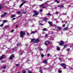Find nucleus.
<instances>
[{"mask_svg": "<svg viewBox=\"0 0 73 73\" xmlns=\"http://www.w3.org/2000/svg\"><path fill=\"white\" fill-rule=\"evenodd\" d=\"M20 33L21 34L20 35V37L23 38L24 37V35H26V33L24 31H21L20 32Z\"/></svg>", "mask_w": 73, "mask_h": 73, "instance_id": "1", "label": "nucleus"}, {"mask_svg": "<svg viewBox=\"0 0 73 73\" xmlns=\"http://www.w3.org/2000/svg\"><path fill=\"white\" fill-rule=\"evenodd\" d=\"M33 12L34 13H35L33 15V17L35 16V15H38V13H39L38 11H33Z\"/></svg>", "mask_w": 73, "mask_h": 73, "instance_id": "2", "label": "nucleus"}, {"mask_svg": "<svg viewBox=\"0 0 73 73\" xmlns=\"http://www.w3.org/2000/svg\"><path fill=\"white\" fill-rule=\"evenodd\" d=\"M5 56V55H2L0 57V60H3V59L4 58Z\"/></svg>", "mask_w": 73, "mask_h": 73, "instance_id": "3", "label": "nucleus"}, {"mask_svg": "<svg viewBox=\"0 0 73 73\" xmlns=\"http://www.w3.org/2000/svg\"><path fill=\"white\" fill-rule=\"evenodd\" d=\"M49 44V42L48 41H46L44 43V44L46 45H48Z\"/></svg>", "mask_w": 73, "mask_h": 73, "instance_id": "4", "label": "nucleus"}, {"mask_svg": "<svg viewBox=\"0 0 73 73\" xmlns=\"http://www.w3.org/2000/svg\"><path fill=\"white\" fill-rule=\"evenodd\" d=\"M60 42V43H59V44L60 45H62L64 44V41L62 40H61Z\"/></svg>", "mask_w": 73, "mask_h": 73, "instance_id": "5", "label": "nucleus"}, {"mask_svg": "<svg viewBox=\"0 0 73 73\" xmlns=\"http://www.w3.org/2000/svg\"><path fill=\"white\" fill-rule=\"evenodd\" d=\"M15 56V55L14 54L12 55L10 57V60H12V59L13 58V57H14Z\"/></svg>", "mask_w": 73, "mask_h": 73, "instance_id": "6", "label": "nucleus"}, {"mask_svg": "<svg viewBox=\"0 0 73 73\" xmlns=\"http://www.w3.org/2000/svg\"><path fill=\"white\" fill-rule=\"evenodd\" d=\"M39 42V39L37 38L36 39L35 41H34V43H37V42Z\"/></svg>", "mask_w": 73, "mask_h": 73, "instance_id": "7", "label": "nucleus"}, {"mask_svg": "<svg viewBox=\"0 0 73 73\" xmlns=\"http://www.w3.org/2000/svg\"><path fill=\"white\" fill-rule=\"evenodd\" d=\"M47 60H43V63H44V64H47Z\"/></svg>", "mask_w": 73, "mask_h": 73, "instance_id": "8", "label": "nucleus"}, {"mask_svg": "<svg viewBox=\"0 0 73 73\" xmlns=\"http://www.w3.org/2000/svg\"><path fill=\"white\" fill-rule=\"evenodd\" d=\"M48 24H50V25H51V26H53V25H52V22L49 21L48 22Z\"/></svg>", "mask_w": 73, "mask_h": 73, "instance_id": "9", "label": "nucleus"}, {"mask_svg": "<svg viewBox=\"0 0 73 73\" xmlns=\"http://www.w3.org/2000/svg\"><path fill=\"white\" fill-rule=\"evenodd\" d=\"M48 19V18H43V21H46Z\"/></svg>", "mask_w": 73, "mask_h": 73, "instance_id": "10", "label": "nucleus"}, {"mask_svg": "<svg viewBox=\"0 0 73 73\" xmlns=\"http://www.w3.org/2000/svg\"><path fill=\"white\" fill-rule=\"evenodd\" d=\"M68 27H66V28H64L63 30L65 31H66V30H68Z\"/></svg>", "mask_w": 73, "mask_h": 73, "instance_id": "11", "label": "nucleus"}, {"mask_svg": "<svg viewBox=\"0 0 73 73\" xmlns=\"http://www.w3.org/2000/svg\"><path fill=\"white\" fill-rule=\"evenodd\" d=\"M5 23H7V21H6V20H4L3 21V24H4Z\"/></svg>", "mask_w": 73, "mask_h": 73, "instance_id": "12", "label": "nucleus"}, {"mask_svg": "<svg viewBox=\"0 0 73 73\" xmlns=\"http://www.w3.org/2000/svg\"><path fill=\"white\" fill-rule=\"evenodd\" d=\"M23 5H24V4L23 3L21 4L19 7L20 8H21V7H22Z\"/></svg>", "mask_w": 73, "mask_h": 73, "instance_id": "13", "label": "nucleus"}, {"mask_svg": "<svg viewBox=\"0 0 73 73\" xmlns=\"http://www.w3.org/2000/svg\"><path fill=\"white\" fill-rule=\"evenodd\" d=\"M22 73H26V71L25 70H23L22 71Z\"/></svg>", "mask_w": 73, "mask_h": 73, "instance_id": "14", "label": "nucleus"}, {"mask_svg": "<svg viewBox=\"0 0 73 73\" xmlns=\"http://www.w3.org/2000/svg\"><path fill=\"white\" fill-rule=\"evenodd\" d=\"M35 39H33L31 41V42H33V41H35Z\"/></svg>", "mask_w": 73, "mask_h": 73, "instance_id": "15", "label": "nucleus"}, {"mask_svg": "<svg viewBox=\"0 0 73 73\" xmlns=\"http://www.w3.org/2000/svg\"><path fill=\"white\" fill-rule=\"evenodd\" d=\"M39 70H40V72L41 73H42V70L41 69V68H40Z\"/></svg>", "mask_w": 73, "mask_h": 73, "instance_id": "16", "label": "nucleus"}, {"mask_svg": "<svg viewBox=\"0 0 73 73\" xmlns=\"http://www.w3.org/2000/svg\"><path fill=\"white\" fill-rule=\"evenodd\" d=\"M16 16L15 15H12V16H11V18H13V17H15Z\"/></svg>", "mask_w": 73, "mask_h": 73, "instance_id": "17", "label": "nucleus"}, {"mask_svg": "<svg viewBox=\"0 0 73 73\" xmlns=\"http://www.w3.org/2000/svg\"><path fill=\"white\" fill-rule=\"evenodd\" d=\"M58 29H59V30H61L62 28L61 27H59L58 28Z\"/></svg>", "mask_w": 73, "mask_h": 73, "instance_id": "18", "label": "nucleus"}, {"mask_svg": "<svg viewBox=\"0 0 73 73\" xmlns=\"http://www.w3.org/2000/svg\"><path fill=\"white\" fill-rule=\"evenodd\" d=\"M61 66H65V64H61Z\"/></svg>", "mask_w": 73, "mask_h": 73, "instance_id": "19", "label": "nucleus"}, {"mask_svg": "<svg viewBox=\"0 0 73 73\" xmlns=\"http://www.w3.org/2000/svg\"><path fill=\"white\" fill-rule=\"evenodd\" d=\"M43 31H47V30H46V29L44 28L43 29Z\"/></svg>", "mask_w": 73, "mask_h": 73, "instance_id": "20", "label": "nucleus"}, {"mask_svg": "<svg viewBox=\"0 0 73 73\" xmlns=\"http://www.w3.org/2000/svg\"><path fill=\"white\" fill-rule=\"evenodd\" d=\"M28 72L29 73H32V72L30 71L29 70H28Z\"/></svg>", "mask_w": 73, "mask_h": 73, "instance_id": "21", "label": "nucleus"}, {"mask_svg": "<svg viewBox=\"0 0 73 73\" xmlns=\"http://www.w3.org/2000/svg\"><path fill=\"white\" fill-rule=\"evenodd\" d=\"M57 50H58V51H59V50H60V48L59 47H57Z\"/></svg>", "mask_w": 73, "mask_h": 73, "instance_id": "22", "label": "nucleus"}, {"mask_svg": "<svg viewBox=\"0 0 73 73\" xmlns=\"http://www.w3.org/2000/svg\"><path fill=\"white\" fill-rule=\"evenodd\" d=\"M14 31H15V30H14V29L12 30L11 31V33H13V32H14Z\"/></svg>", "mask_w": 73, "mask_h": 73, "instance_id": "23", "label": "nucleus"}, {"mask_svg": "<svg viewBox=\"0 0 73 73\" xmlns=\"http://www.w3.org/2000/svg\"><path fill=\"white\" fill-rule=\"evenodd\" d=\"M64 7V4H62L60 5V8H63Z\"/></svg>", "mask_w": 73, "mask_h": 73, "instance_id": "24", "label": "nucleus"}, {"mask_svg": "<svg viewBox=\"0 0 73 73\" xmlns=\"http://www.w3.org/2000/svg\"><path fill=\"white\" fill-rule=\"evenodd\" d=\"M34 33H36V31H32V32H31V34Z\"/></svg>", "mask_w": 73, "mask_h": 73, "instance_id": "25", "label": "nucleus"}, {"mask_svg": "<svg viewBox=\"0 0 73 73\" xmlns=\"http://www.w3.org/2000/svg\"><path fill=\"white\" fill-rule=\"evenodd\" d=\"M17 13H19V14H20L21 13H20V11H19L18 12H17Z\"/></svg>", "mask_w": 73, "mask_h": 73, "instance_id": "26", "label": "nucleus"}, {"mask_svg": "<svg viewBox=\"0 0 73 73\" xmlns=\"http://www.w3.org/2000/svg\"><path fill=\"white\" fill-rule=\"evenodd\" d=\"M4 25V24L2 23L1 25H0V26L2 27H3V26Z\"/></svg>", "mask_w": 73, "mask_h": 73, "instance_id": "27", "label": "nucleus"}, {"mask_svg": "<svg viewBox=\"0 0 73 73\" xmlns=\"http://www.w3.org/2000/svg\"><path fill=\"white\" fill-rule=\"evenodd\" d=\"M46 15H48L49 16H51V14L50 13H48Z\"/></svg>", "mask_w": 73, "mask_h": 73, "instance_id": "28", "label": "nucleus"}, {"mask_svg": "<svg viewBox=\"0 0 73 73\" xmlns=\"http://www.w3.org/2000/svg\"><path fill=\"white\" fill-rule=\"evenodd\" d=\"M5 28H7L8 27V26H5Z\"/></svg>", "mask_w": 73, "mask_h": 73, "instance_id": "29", "label": "nucleus"}, {"mask_svg": "<svg viewBox=\"0 0 73 73\" xmlns=\"http://www.w3.org/2000/svg\"><path fill=\"white\" fill-rule=\"evenodd\" d=\"M44 4H42L40 5V7H43V6H44Z\"/></svg>", "mask_w": 73, "mask_h": 73, "instance_id": "30", "label": "nucleus"}, {"mask_svg": "<svg viewBox=\"0 0 73 73\" xmlns=\"http://www.w3.org/2000/svg\"><path fill=\"white\" fill-rule=\"evenodd\" d=\"M6 67H7V66H3V68L5 69H6Z\"/></svg>", "mask_w": 73, "mask_h": 73, "instance_id": "31", "label": "nucleus"}, {"mask_svg": "<svg viewBox=\"0 0 73 73\" xmlns=\"http://www.w3.org/2000/svg\"><path fill=\"white\" fill-rule=\"evenodd\" d=\"M59 73H62V71L61 70H59L58 71Z\"/></svg>", "mask_w": 73, "mask_h": 73, "instance_id": "32", "label": "nucleus"}, {"mask_svg": "<svg viewBox=\"0 0 73 73\" xmlns=\"http://www.w3.org/2000/svg\"><path fill=\"white\" fill-rule=\"evenodd\" d=\"M41 56L42 57H44V54H42Z\"/></svg>", "mask_w": 73, "mask_h": 73, "instance_id": "33", "label": "nucleus"}, {"mask_svg": "<svg viewBox=\"0 0 73 73\" xmlns=\"http://www.w3.org/2000/svg\"><path fill=\"white\" fill-rule=\"evenodd\" d=\"M27 13V12H24V11L23 12V14H25V13Z\"/></svg>", "mask_w": 73, "mask_h": 73, "instance_id": "34", "label": "nucleus"}, {"mask_svg": "<svg viewBox=\"0 0 73 73\" xmlns=\"http://www.w3.org/2000/svg\"><path fill=\"white\" fill-rule=\"evenodd\" d=\"M48 35L47 34H46V35H45V37H48Z\"/></svg>", "mask_w": 73, "mask_h": 73, "instance_id": "35", "label": "nucleus"}, {"mask_svg": "<svg viewBox=\"0 0 73 73\" xmlns=\"http://www.w3.org/2000/svg\"><path fill=\"white\" fill-rule=\"evenodd\" d=\"M2 8V6L1 5H0V9Z\"/></svg>", "mask_w": 73, "mask_h": 73, "instance_id": "36", "label": "nucleus"}, {"mask_svg": "<svg viewBox=\"0 0 73 73\" xmlns=\"http://www.w3.org/2000/svg\"><path fill=\"white\" fill-rule=\"evenodd\" d=\"M39 49L40 50H42V49L41 48H40Z\"/></svg>", "mask_w": 73, "mask_h": 73, "instance_id": "37", "label": "nucleus"}, {"mask_svg": "<svg viewBox=\"0 0 73 73\" xmlns=\"http://www.w3.org/2000/svg\"><path fill=\"white\" fill-rule=\"evenodd\" d=\"M20 44H17V46H18L19 45H20Z\"/></svg>", "mask_w": 73, "mask_h": 73, "instance_id": "38", "label": "nucleus"}, {"mask_svg": "<svg viewBox=\"0 0 73 73\" xmlns=\"http://www.w3.org/2000/svg\"><path fill=\"white\" fill-rule=\"evenodd\" d=\"M67 51H69V50H70V49H69V48H67Z\"/></svg>", "mask_w": 73, "mask_h": 73, "instance_id": "39", "label": "nucleus"}, {"mask_svg": "<svg viewBox=\"0 0 73 73\" xmlns=\"http://www.w3.org/2000/svg\"><path fill=\"white\" fill-rule=\"evenodd\" d=\"M56 15H57V14H58V12H57V11H56Z\"/></svg>", "mask_w": 73, "mask_h": 73, "instance_id": "40", "label": "nucleus"}, {"mask_svg": "<svg viewBox=\"0 0 73 73\" xmlns=\"http://www.w3.org/2000/svg\"><path fill=\"white\" fill-rule=\"evenodd\" d=\"M16 66H19V64H16Z\"/></svg>", "mask_w": 73, "mask_h": 73, "instance_id": "41", "label": "nucleus"}, {"mask_svg": "<svg viewBox=\"0 0 73 73\" xmlns=\"http://www.w3.org/2000/svg\"><path fill=\"white\" fill-rule=\"evenodd\" d=\"M42 12V10L40 9V12Z\"/></svg>", "mask_w": 73, "mask_h": 73, "instance_id": "42", "label": "nucleus"}, {"mask_svg": "<svg viewBox=\"0 0 73 73\" xmlns=\"http://www.w3.org/2000/svg\"><path fill=\"white\" fill-rule=\"evenodd\" d=\"M66 13H63V15H66Z\"/></svg>", "mask_w": 73, "mask_h": 73, "instance_id": "43", "label": "nucleus"}, {"mask_svg": "<svg viewBox=\"0 0 73 73\" xmlns=\"http://www.w3.org/2000/svg\"><path fill=\"white\" fill-rule=\"evenodd\" d=\"M4 16V15H2L1 16V17H3Z\"/></svg>", "mask_w": 73, "mask_h": 73, "instance_id": "44", "label": "nucleus"}, {"mask_svg": "<svg viewBox=\"0 0 73 73\" xmlns=\"http://www.w3.org/2000/svg\"><path fill=\"white\" fill-rule=\"evenodd\" d=\"M68 1H69V3L70 2H72V1H71V0H68Z\"/></svg>", "mask_w": 73, "mask_h": 73, "instance_id": "45", "label": "nucleus"}, {"mask_svg": "<svg viewBox=\"0 0 73 73\" xmlns=\"http://www.w3.org/2000/svg\"><path fill=\"white\" fill-rule=\"evenodd\" d=\"M4 15H7V13H5L4 14Z\"/></svg>", "mask_w": 73, "mask_h": 73, "instance_id": "46", "label": "nucleus"}, {"mask_svg": "<svg viewBox=\"0 0 73 73\" xmlns=\"http://www.w3.org/2000/svg\"><path fill=\"white\" fill-rule=\"evenodd\" d=\"M66 45H64V48H65L66 47Z\"/></svg>", "mask_w": 73, "mask_h": 73, "instance_id": "47", "label": "nucleus"}, {"mask_svg": "<svg viewBox=\"0 0 73 73\" xmlns=\"http://www.w3.org/2000/svg\"><path fill=\"white\" fill-rule=\"evenodd\" d=\"M25 3H27V1H25L23 3V4H24Z\"/></svg>", "mask_w": 73, "mask_h": 73, "instance_id": "48", "label": "nucleus"}, {"mask_svg": "<svg viewBox=\"0 0 73 73\" xmlns=\"http://www.w3.org/2000/svg\"><path fill=\"white\" fill-rule=\"evenodd\" d=\"M21 1L23 3V2H24V0H21Z\"/></svg>", "mask_w": 73, "mask_h": 73, "instance_id": "49", "label": "nucleus"}, {"mask_svg": "<svg viewBox=\"0 0 73 73\" xmlns=\"http://www.w3.org/2000/svg\"><path fill=\"white\" fill-rule=\"evenodd\" d=\"M18 17H21V15L18 16Z\"/></svg>", "mask_w": 73, "mask_h": 73, "instance_id": "50", "label": "nucleus"}, {"mask_svg": "<svg viewBox=\"0 0 73 73\" xmlns=\"http://www.w3.org/2000/svg\"><path fill=\"white\" fill-rule=\"evenodd\" d=\"M53 26H54V27H56V25H53Z\"/></svg>", "mask_w": 73, "mask_h": 73, "instance_id": "51", "label": "nucleus"}, {"mask_svg": "<svg viewBox=\"0 0 73 73\" xmlns=\"http://www.w3.org/2000/svg\"><path fill=\"white\" fill-rule=\"evenodd\" d=\"M13 20H16V18H14L13 19Z\"/></svg>", "mask_w": 73, "mask_h": 73, "instance_id": "52", "label": "nucleus"}, {"mask_svg": "<svg viewBox=\"0 0 73 73\" xmlns=\"http://www.w3.org/2000/svg\"><path fill=\"white\" fill-rule=\"evenodd\" d=\"M63 27H65V25H63Z\"/></svg>", "mask_w": 73, "mask_h": 73, "instance_id": "53", "label": "nucleus"}, {"mask_svg": "<svg viewBox=\"0 0 73 73\" xmlns=\"http://www.w3.org/2000/svg\"><path fill=\"white\" fill-rule=\"evenodd\" d=\"M58 1V0H55V2H57V1Z\"/></svg>", "mask_w": 73, "mask_h": 73, "instance_id": "54", "label": "nucleus"}, {"mask_svg": "<svg viewBox=\"0 0 73 73\" xmlns=\"http://www.w3.org/2000/svg\"><path fill=\"white\" fill-rule=\"evenodd\" d=\"M57 3L58 4V3H60V2H59V1H57Z\"/></svg>", "mask_w": 73, "mask_h": 73, "instance_id": "55", "label": "nucleus"}, {"mask_svg": "<svg viewBox=\"0 0 73 73\" xmlns=\"http://www.w3.org/2000/svg\"><path fill=\"white\" fill-rule=\"evenodd\" d=\"M63 68L64 69H65V68H66V67H65V66H63Z\"/></svg>", "mask_w": 73, "mask_h": 73, "instance_id": "56", "label": "nucleus"}, {"mask_svg": "<svg viewBox=\"0 0 73 73\" xmlns=\"http://www.w3.org/2000/svg\"><path fill=\"white\" fill-rule=\"evenodd\" d=\"M50 56V54H47V56Z\"/></svg>", "mask_w": 73, "mask_h": 73, "instance_id": "57", "label": "nucleus"}, {"mask_svg": "<svg viewBox=\"0 0 73 73\" xmlns=\"http://www.w3.org/2000/svg\"><path fill=\"white\" fill-rule=\"evenodd\" d=\"M64 56V55H60V57H63Z\"/></svg>", "mask_w": 73, "mask_h": 73, "instance_id": "58", "label": "nucleus"}, {"mask_svg": "<svg viewBox=\"0 0 73 73\" xmlns=\"http://www.w3.org/2000/svg\"><path fill=\"white\" fill-rule=\"evenodd\" d=\"M69 68H70V69H72V67H69Z\"/></svg>", "mask_w": 73, "mask_h": 73, "instance_id": "59", "label": "nucleus"}, {"mask_svg": "<svg viewBox=\"0 0 73 73\" xmlns=\"http://www.w3.org/2000/svg\"><path fill=\"white\" fill-rule=\"evenodd\" d=\"M59 60H60L61 61V58H59Z\"/></svg>", "mask_w": 73, "mask_h": 73, "instance_id": "60", "label": "nucleus"}, {"mask_svg": "<svg viewBox=\"0 0 73 73\" xmlns=\"http://www.w3.org/2000/svg\"><path fill=\"white\" fill-rule=\"evenodd\" d=\"M56 23H58V21H56Z\"/></svg>", "mask_w": 73, "mask_h": 73, "instance_id": "61", "label": "nucleus"}, {"mask_svg": "<svg viewBox=\"0 0 73 73\" xmlns=\"http://www.w3.org/2000/svg\"><path fill=\"white\" fill-rule=\"evenodd\" d=\"M1 69H3V67H0V68Z\"/></svg>", "mask_w": 73, "mask_h": 73, "instance_id": "62", "label": "nucleus"}, {"mask_svg": "<svg viewBox=\"0 0 73 73\" xmlns=\"http://www.w3.org/2000/svg\"><path fill=\"white\" fill-rule=\"evenodd\" d=\"M42 8H45V7H42Z\"/></svg>", "mask_w": 73, "mask_h": 73, "instance_id": "63", "label": "nucleus"}, {"mask_svg": "<svg viewBox=\"0 0 73 73\" xmlns=\"http://www.w3.org/2000/svg\"><path fill=\"white\" fill-rule=\"evenodd\" d=\"M60 7V5L58 6V7Z\"/></svg>", "mask_w": 73, "mask_h": 73, "instance_id": "64", "label": "nucleus"}]
</instances>
